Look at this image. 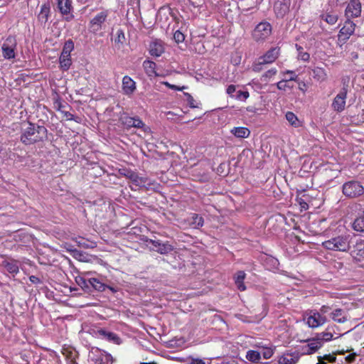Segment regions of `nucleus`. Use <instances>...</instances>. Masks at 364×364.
Instances as JSON below:
<instances>
[{"label": "nucleus", "instance_id": "obj_14", "mask_svg": "<svg viewBox=\"0 0 364 364\" xmlns=\"http://www.w3.org/2000/svg\"><path fill=\"white\" fill-rule=\"evenodd\" d=\"M121 121L122 124L127 129L134 127L141 128L144 130L146 129L144 123L139 117L125 116L121 118Z\"/></svg>", "mask_w": 364, "mask_h": 364}, {"label": "nucleus", "instance_id": "obj_13", "mask_svg": "<svg viewBox=\"0 0 364 364\" xmlns=\"http://www.w3.org/2000/svg\"><path fill=\"white\" fill-rule=\"evenodd\" d=\"M355 24L351 21H346L341 28L338 34V41L345 43L355 31Z\"/></svg>", "mask_w": 364, "mask_h": 364}, {"label": "nucleus", "instance_id": "obj_27", "mask_svg": "<svg viewBox=\"0 0 364 364\" xmlns=\"http://www.w3.org/2000/svg\"><path fill=\"white\" fill-rule=\"evenodd\" d=\"M230 133L237 138H247L250 134V131L247 127H237L230 130Z\"/></svg>", "mask_w": 364, "mask_h": 364}, {"label": "nucleus", "instance_id": "obj_48", "mask_svg": "<svg viewBox=\"0 0 364 364\" xmlns=\"http://www.w3.org/2000/svg\"><path fill=\"white\" fill-rule=\"evenodd\" d=\"M164 85H166L167 87H168V88H170L171 90H174L182 91V90L186 89V87H185V86L178 87V86L175 85H171V84H170L168 82H164Z\"/></svg>", "mask_w": 364, "mask_h": 364}, {"label": "nucleus", "instance_id": "obj_51", "mask_svg": "<svg viewBox=\"0 0 364 364\" xmlns=\"http://www.w3.org/2000/svg\"><path fill=\"white\" fill-rule=\"evenodd\" d=\"M187 362L189 364H205L200 358H188Z\"/></svg>", "mask_w": 364, "mask_h": 364}, {"label": "nucleus", "instance_id": "obj_15", "mask_svg": "<svg viewBox=\"0 0 364 364\" xmlns=\"http://www.w3.org/2000/svg\"><path fill=\"white\" fill-rule=\"evenodd\" d=\"M345 14L347 18H355L361 14V4L359 0H350L348 4Z\"/></svg>", "mask_w": 364, "mask_h": 364}, {"label": "nucleus", "instance_id": "obj_61", "mask_svg": "<svg viewBox=\"0 0 364 364\" xmlns=\"http://www.w3.org/2000/svg\"><path fill=\"white\" fill-rule=\"evenodd\" d=\"M50 355L56 360L58 359L57 355L54 352L51 353Z\"/></svg>", "mask_w": 364, "mask_h": 364}, {"label": "nucleus", "instance_id": "obj_64", "mask_svg": "<svg viewBox=\"0 0 364 364\" xmlns=\"http://www.w3.org/2000/svg\"><path fill=\"white\" fill-rule=\"evenodd\" d=\"M68 364H77L75 361L70 360L69 361Z\"/></svg>", "mask_w": 364, "mask_h": 364}, {"label": "nucleus", "instance_id": "obj_37", "mask_svg": "<svg viewBox=\"0 0 364 364\" xmlns=\"http://www.w3.org/2000/svg\"><path fill=\"white\" fill-rule=\"evenodd\" d=\"M191 225L194 228H198L199 227L203 226V219L201 216L198 214H193L191 218Z\"/></svg>", "mask_w": 364, "mask_h": 364}, {"label": "nucleus", "instance_id": "obj_63", "mask_svg": "<svg viewBox=\"0 0 364 364\" xmlns=\"http://www.w3.org/2000/svg\"><path fill=\"white\" fill-rule=\"evenodd\" d=\"M223 364H237V363L235 361H232V362L224 363Z\"/></svg>", "mask_w": 364, "mask_h": 364}, {"label": "nucleus", "instance_id": "obj_16", "mask_svg": "<svg viewBox=\"0 0 364 364\" xmlns=\"http://www.w3.org/2000/svg\"><path fill=\"white\" fill-rule=\"evenodd\" d=\"M164 44L161 40H153L149 44V51L151 56L159 57L164 53Z\"/></svg>", "mask_w": 364, "mask_h": 364}, {"label": "nucleus", "instance_id": "obj_52", "mask_svg": "<svg viewBox=\"0 0 364 364\" xmlns=\"http://www.w3.org/2000/svg\"><path fill=\"white\" fill-rule=\"evenodd\" d=\"M61 15L64 16V19L66 21H70L74 18V15L73 14L72 11H69V12L66 14H61Z\"/></svg>", "mask_w": 364, "mask_h": 364}, {"label": "nucleus", "instance_id": "obj_6", "mask_svg": "<svg viewBox=\"0 0 364 364\" xmlns=\"http://www.w3.org/2000/svg\"><path fill=\"white\" fill-rule=\"evenodd\" d=\"M146 245L151 250L156 251L161 255L168 254L173 250V246L168 242H163L159 240H146Z\"/></svg>", "mask_w": 364, "mask_h": 364}, {"label": "nucleus", "instance_id": "obj_46", "mask_svg": "<svg viewBox=\"0 0 364 364\" xmlns=\"http://www.w3.org/2000/svg\"><path fill=\"white\" fill-rule=\"evenodd\" d=\"M296 47L297 50L299 51L298 54V58L303 61H308L310 58L309 54L306 52L300 51V50H302V48L301 46H296Z\"/></svg>", "mask_w": 364, "mask_h": 364}, {"label": "nucleus", "instance_id": "obj_54", "mask_svg": "<svg viewBox=\"0 0 364 364\" xmlns=\"http://www.w3.org/2000/svg\"><path fill=\"white\" fill-rule=\"evenodd\" d=\"M331 308L328 306H322L320 309V311L318 313H320L321 315L324 316V314L328 313V311H330Z\"/></svg>", "mask_w": 364, "mask_h": 364}, {"label": "nucleus", "instance_id": "obj_31", "mask_svg": "<svg viewBox=\"0 0 364 364\" xmlns=\"http://www.w3.org/2000/svg\"><path fill=\"white\" fill-rule=\"evenodd\" d=\"M77 245L83 248L93 249L97 247V244L94 241H90L82 237H79L75 240Z\"/></svg>", "mask_w": 364, "mask_h": 364}, {"label": "nucleus", "instance_id": "obj_23", "mask_svg": "<svg viewBox=\"0 0 364 364\" xmlns=\"http://www.w3.org/2000/svg\"><path fill=\"white\" fill-rule=\"evenodd\" d=\"M330 330H331V328L328 327L327 328V331L321 332L320 333H318L316 336V337L317 338L318 341H321V343H322V346H323L325 342H328L333 339H336L343 335V334H339V335L338 334V335H336V337H333V334L332 333L331 331H330Z\"/></svg>", "mask_w": 364, "mask_h": 364}, {"label": "nucleus", "instance_id": "obj_21", "mask_svg": "<svg viewBox=\"0 0 364 364\" xmlns=\"http://www.w3.org/2000/svg\"><path fill=\"white\" fill-rule=\"evenodd\" d=\"M97 334L102 338H104L109 341L113 342L114 343H116V344L120 343V338L114 333L106 331L105 329H99L97 331Z\"/></svg>", "mask_w": 364, "mask_h": 364}, {"label": "nucleus", "instance_id": "obj_49", "mask_svg": "<svg viewBox=\"0 0 364 364\" xmlns=\"http://www.w3.org/2000/svg\"><path fill=\"white\" fill-rule=\"evenodd\" d=\"M236 91V86L234 85H230L226 90V93L232 98H234V93Z\"/></svg>", "mask_w": 364, "mask_h": 364}, {"label": "nucleus", "instance_id": "obj_1", "mask_svg": "<svg viewBox=\"0 0 364 364\" xmlns=\"http://www.w3.org/2000/svg\"><path fill=\"white\" fill-rule=\"evenodd\" d=\"M47 129L43 126H36L31 122H25L22 125L21 141L30 145L42 141L46 137Z\"/></svg>", "mask_w": 364, "mask_h": 364}, {"label": "nucleus", "instance_id": "obj_22", "mask_svg": "<svg viewBox=\"0 0 364 364\" xmlns=\"http://www.w3.org/2000/svg\"><path fill=\"white\" fill-rule=\"evenodd\" d=\"M285 119L289 124L294 128H299L303 126V121L293 112L288 111L285 113Z\"/></svg>", "mask_w": 364, "mask_h": 364}, {"label": "nucleus", "instance_id": "obj_45", "mask_svg": "<svg viewBox=\"0 0 364 364\" xmlns=\"http://www.w3.org/2000/svg\"><path fill=\"white\" fill-rule=\"evenodd\" d=\"M125 41V35L124 31L122 29H119L116 33L115 43L123 44Z\"/></svg>", "mask_w": 364, "mask_h": 364}, {"label": "nucleus", "instance_id": "obj_60", "mask_svg": "<svg viewBox=\"0 0 364 364\" xmlns=\"http://www.w3.org/2000/svg\"><path fill=\"white\" fill-rule=\"evenodd\" d=\"M348 0H335V1L336 2V4L338 5H343L344 4H346Z\"/></svg>", "mask_w": 364, "mask_h": 364}, {"label": "nucleus", "instance_id": "obj_2", "mask_svg": "<svg viewBox=\"0 0 364 364\" xmlns=\"http://www.w3.org/2000/svg\"><path fill=\"white\" fill-rule=\"evenodd\" d=\"M322 246L329 250L348 252L350 248V235H341L322 242Z\"/></svg>", "mask_w": 364, "mask_h": 364}, {"label": "nucleus", "instance_id": "obj_39", "mask_svg": "<svg viewBox=\"0 0 364 364\" xmlns=\"http://www.w3.org/2000/svg\"><path fill=\"white\" fill-rule=\"evenodd\" d=\"M73 49L74 43L73 41L68 40L65 43L61 54L69 56L70 55V53L73 50Z\"/></svg>", "mask_w": 364, "mask_h": 364}, {"label": "nucleus", "instance_id": "obj_32", "mask_svg": "<svg viewBox=\"0 0 364 364\" xmlns=\"http://www.w3.org/2000/svg\"><path fill=\"white\" fill-rule=\"evenodd\" d=\"M60 67L63 70H68L71 65L70 55H65L60 54L59 58Z\"/></svg>", "mask_w": 364, "mask_h": 364}, {"label": "nucleus", "instance_id": "obj_50", "mask_svg": "<svg viewBox=\"0 0 364 364\" xmlns=\"http://www.w3.org/2000/svg\"><path fill=\"white\" fill-rule=\"evenodd\" d=\"M321 358H323L326 363H334L336 360V357L331 354H326L323 356H321Z\"/></svg>", "mask_w": 364, "mask_h": 364}, {"label": "nucleus", "instance_id": "obj_44", "mask_svg": "<svg viewBox=\"0 0 364 364\" xmlns=\"http://www.w3.org/2000/svg\"><path fill=\"white\" fill-rule=\"evenodd\" d=\"M283 76H286L287 75L288 77L286 78L289 80V81H297L298 75L295 73L294 71L292 70H285L282 73Z\"/></svg>", "mask_w": 364, "mask_h": 364}, {"label": "nucleus", "instance_id": "obj_4", "mask_svg": "<svg viewBox=\"0 0 364 364\" xmlns=\"http://www.w3.org/2000/svg\"><path fill=\"white\" fill-rule=\"evenodd\" d=\"M301 354L299 351H286L277 358L276 360L266 362L262 364H297Z\"/></svg>", "mask_w": 364, "mask_h": 364}, {"label": "nucleus", "instance_id": "obj_58", "mask_svg": "<svg viewBox=\"0 0 364 364\" xmlns=\"http://www.w3.org/2000/svg\"><path fill=\"white\" fill-rule=\"evenodd\" d=\"M317 359H318L317 364H327V363L323 358H321V356H318Z\"/></svg>", "mask_w": 364, "mask_h": 364}, {"label": "nucleus", "instance_id": "obj_55", "mask_svg": "<svg viewBox=\"0 0 364 364\" xmlns=\"http://www.w3.org/2000/svg\"><path fill=\"white\" fill-rule=\"evenodd\" d=\"M29 280L31 282H32L33 284H39L41 282V280L38 277H36V276H31L29 277Z\"/></svg>", "mask_w": 364, "mask_h": 364}, {"label": "nucleus", "instance_id": "obj_19", "mask_svg": "<svg viewBox=\"0 0 364 364\" xmlns=\"http://www.w3.org/2000/svg\"><path fill=\"white\" fill-rule=\"evenodd\" d=\"M279 55V48L277 47L272 48L269 50L262 58H260V63H272Z\"/></svg>", "mask_w": 364, "mask_h": 364}, {"label": "nucleus", "instance_id": "obj_42", "mask_svg": "<svg viewBox=\"0 0 364 364\" xmlns=\"http://www.w3.org/2000/svg\"><path fill=\"white\" fill-rule=\"evenodd\" d=\"M289 80L287 78L282 80L277 83V87L279 90L286 91L287 90L291 89V86L288 84Z\"/></svg>", "mask_w": 364, "mask_h": 364}, {"label": "nucleus", "instance_id": "obj_28", "mask_svg": "<svg viewBox=\"0 0 364 364\" xmlns=\"http://www.w3.org/2000/svg\"><path fill=\"white\" fill-rule=\"evenodd\" d=\"M56 1L60 14H66L73 10L72 0H56Z\"/></svg>", "mask_w": 364, "mask_h": 364}, {"label": "nucleus", "instance_id": "obj_30", "mask_svg": "<svg viewBox=\"0 0 364 364\" xmlns=\"http://www.w3.org/2000/svg\"><path fill=\"white\" fill-rule=\"evenodd\" d=\"M245 273L243 271H239L237 272L235 277V282L240 291H245L246 289V287L244 284V279L245 278Z\"/></svg>", "mask_w": 364, "mask_h": 364}, {"label": "nucleus", "instance_id": "obj_40", "mask_svg": "<svg viewBox=\"0 0 364 364\" xmlns=\"http://www.w3.org/2000/svg\"><path fill=\"white\" fill-rule=\"evenodd\" d=\"M277 70L276 68H272L267 70L262 75L261 77L262 81L265 82H268L272 77H274L277 74Z\"/></svg>", "mask_w": 364, "mask_h": 364}, {"label": "nucleus", "instance_id": "obj_56", "mask_svg": "<svg viewBox=\"0 0 364 364\" xmlns=\"http://www.w3.org/2000/svg\"><path fill=\"white\" fill-rule=\"evenodd\" d=\"M299 89L302 91L303 92H305L306 91V85L304 82H301L299 83Z\"/></svg>", "mask_w": 364, "mask_h": 364}, {"label": "nucleus", "instance_id": "obj_34", "mask_svg": "<svg viewBox=\"0 0 364 364\" xmlns=\"http://www.w3.org/2000/svg\"><path fill=\"white\" fill-rule=\"evenodd\" d=\"M246 358L252 363H258L261 359V353L257 350H249L246 353Z\"/></svg>", "mask_w": 364, "mask_h": 364}, {"label": "nucleus", "instance_id": "obj_47", "mask_svg": "<svg viewBox=\"0 0 364 364\" xmlns=\"http://www.w3.org/2000/svg\"><path fill=\"white\" fill-rule=\"evenodd\" d=\"M173 38L176 43H181L184 41V35L179 31H176L173 34Z\"/></svg>", "mask_w": 364, "mask_h": 364}, {"label": "nucleus", "instance_id": "obj_3", "mask_svg": "<svg viewBox=\"0 0 364 364\" xmlns=\"http://www.w3.org/2000/svg\"><path fill=\"white\" fill-rule=\"evenodd\" d=\"M89 360L92 364H112V355L98 348H92L89 353Z\"/></svg>", "mask_w": 364, "mask_h": 364}, {"label": "nucleus", "instance_id": "obj_17", "mask_svg": "<svg viewBox=\"0 0 364 364\" xmlns=\"http://www.w3.org/2000/svg\"><path fill=\"white\" fill-rule=\"evenodd\" d=\"M122 89L124 95L128 96L132 95L136 89L135 81L128 75L124 76Z\"/></svg>", "mask_w": 364, "mask_h": 364}, {"label": "nucleus", "instance_id": "obj_41", "mask_svg": "<svg viewBox=\"0 0 364 364\" xmlns=\"http://www.w3.org/2000/svg\"><path fill=\"white\" fill-rule=\"evenodd\" d=\"M262 356L264 359L270 358L274 353L275 347H262Z\"/></svg>", "mask_w": 364, "mask_h": 364}, {"label": "nucleus", "instance_id": "obj_12", "mask_svg": "<svg viewBox=\"0 0 364 364\" xmlns=\"http://www.w3.org/2000/svg\"><path fill=\"white\" fill-rule=\"evenodd\" d=\"M306 323L312 328H317L323 325L327 319L325 316L321 315L318 312H311L309 316H308L306 318Z\"/></svg>", "mask_w": 364, "mask_h": 364}, {"label": "nucleus", "instance_id": "obj_11", "mask_svg": "<svg viewBox=\"0 0 364 364\" xmlns=\"http://www.w3.org/2000/svg\"><path fill=\"white\" fill-rule=\"evenodd\" d=\"M347 94V87H343L335 96L331 103V107L335 112H342L345 109Z\"/></svg>", "mask_w": 364, "mask_h": 364}, {"label": "nucleus", "instance_id": "obj_33", "mask_svg": "<svg viewBox=\"0 0 364 364\" xmlns=\"http://www.w3.org/2000/svg\"><path fill=\"white\" fill-rule=\"evenodd\" d=\"M129 177L137 186H146L148 185H150L146 178L139 176L134 173H132Z\"/></svg>", "mask_w": 364, "mask_h": 364}, {"label": "nucleus", "instance_id": "obj_53", "mask_svg": "<svg viewBox=\"0 0 364 364\" xmlns=\"http://www.w3.org/2000/svg\"><path fill=\"white\" fill-rule=\"evenodd\" d=\"M355 357H356V353H351V354H349L348 355H347L345 358V359L348 363H352L355 360Z\"/></svg>", "mask_w": 364, "mask_h": 364}, {"label": "nucleus", "instance_id": "obj_7", "mask_svg": "<svg viewBox=\"0 0 364 364\" xmlns=\"http://www.w3.org/2000/svg\"><path fill=\"white\" fill-rule=\"evenodd\" d=\"M322 347V343L315 336L304 341V344L299 348V353L303 355H312L316 353Z\"/></svg>", "mask_w": 364, "mask_h": 364}, {"label": "nucleus", "instance_id": "obj_36", "mask_svg": "<svg viewBox=\"0 0 364 364\" xmlns=\"http://www.w3.org/2000/svg\"><path fill=\"white\" fill-rule=\"evenodd\" d=\"M323 20L331 25H334L338 21V16L334 13H326L321 16Z\"/></svg>", "mask_w": 364, "mask_h": 364}, {"label": "nucleus", "instance_id": "obj_35", "mask_svg": "<svg viewBox=\"0 0 364 364\" xmlns=\"http://www.w3.org/2000/svg\"><path fill=\"white\" fill-rule=\"evenodd\" d=\"M87 282L96 290L102 291L106 289V286L96 278H90Z\"/></svg>", "mask_w": 364, "mask_h": 364}, {"label": "nucleus", "instance_id": "obj_20", "mask_svg": "<svg viewBox=\"0 0 364 364\" xmlns=\"http://www.w3.org/2000/svg\"><path fill=\"white\" fill-rule=\"evenodd\" d=\"M313 78L319 82H325L328 79V74L323 68L316 66L311 68Z\"/></svg>", "mask_w": 364, "mask_h": 364}, {"label": "nucleus", "instance_id": "obj_10", "mask_svg": "<svg viewBox=\"0 0 364 364\" xmlns=\"http://www.w3.org/2000/svg\"><path fill=\"white\" fill-rule=\"evenodd\" d=\"M343 193L349 198H355L362 195L364 193V188L357 181H349L343 184Z\"/></svg>", "mask_w": 364, "mask_h": 364}, {"label": "nucleus", "instance_id": "obj_9", "mask_svg": "<svg viewBox=\"0 0 364 364\" xmlns=\"http://www.w3.org/2000/svg\"><path fill=\"white\" fill-rule=\"evenodd\" d=\"M272 33V26L269 23L264 21L259 23L255 28L252 36L255 41H262L267 39Z\"/></svg>", "mask_w": 364, "mask_h": 364}, {"label": "nucleus", "instance_id": "obj_26", "mask_svg": "<svg viewBox=\"0 0 364 364\" xmlns=\"http://www.w3.org/2000/svg\"><path fill=\"white\" fill-rule=\"evenodd\" d=\"M331 318L338 323H344L348 320L346 313L341 309H336L331 313Z\"/></svg>", "mask_w": 364, "mask_h": 364}, {"label": "nucleus", "instance_id": "obj_59", "mask_svg": "<svg viewBox=\"0 0 364 364\" xmlns=\"http://www.w3.org/2000/svg\"><path fill=\"white\" fill-rule=\"evenodd\" d=\"M300 205H301V208H303L304 210H306V209L309 208L308 204L306 202H304V201L301 202L300 203Z\"/></svg>", "mask_w": 364, "mask_h": 364}, {"label": "nucleus", "instance_id": "obj_57", "mask_svg": "<svg viewBox=\"0 0 364 364\" xmlns=\"http://www.w3.org/2000/svg\"><path fill=\"white\" fill-rule=\"evenodd\" d=\"M65 117H66L68 120H74V121H75L77 122H79V121L77 120V119L75 118V117L72 114H70L69 112H66L65 113Z\"/></svg>", "mask_w": 364, "mask_h": 364}, {"label": "nucleus", "instance_id": "obj_62", "mask_svg": "<svg viewBox=\"0 0 364 364\" xmlns=\"http://www.w3.org/2000/svg\"><path fill=\"white\" fill-rule=\"evenodd\" d=\"M106 288L109 289H110L112 291H113V292H115V291H116V290H115L113 287H107V286H106Z\"/></svg>", "mask_w": 364, "mask_h": 364}, {"label": "nucleus", "instance_id": "obj_25", "mask_svg": "<svg viewBox=\"0 0 364 364\" xmlns=\"http://www.w3.org/2000/svg\"><path fill=\"white\" fill-rule=\"evenodd\" d=\"M2 266L13 275L18 274L19 271L18 262L16 260H5L2 262Z\"/></svg>", "mask_w": 364, "mask_h": 364}, {"label": "nucleus", "instance_id": "obj_24", "mask_svg": "<svg viewBox=\"0 0 364 364\" xmlns=\"http://www.w3.org/2000/svg\"><path fill=\"white\" fill-rule=\"evenodd\" d=\"M156 65L154 62L146 60L143 62V68L146 74L150 77L158 76L156 71Z\"/></svg>", "mask_w": 364, "mask_h": 364}, {"label": "nucleus", "instance_id": "obj_18", "mask_svg": "<svg viewBox=\"0 0 364 364\" xmlns=\"http://www.w3.org/2000/svg\"><path fill=\"white\" fill-rule=\"evenodd\" d=\"M274 12L277 17H283L289 11V3L286 0H277L274 6Z\"/></svg>", "mask_w": 364, "mask_h": 364}, {"label": "nucleus", "instance_id": "obj_8", "mask_svg": "<svg viewBox=\"0 0 364 364\" xmlns=\"http://www.w3.org/2000/svg\"><path fill=\"white\" fill-rule=\"evenodd\" d=\"M108 12L103 11L97 14L89 23L91 32L97 33L105 28V23L107 21Z\"/></svg>", "mask_w": 364, "mask_h": 364}, {"label": "nucleus", "instance_id": "obj_38", "mask_svg": "<svg viewBox=\"0 0 364 364\" xmlns=\"http://www.w3.org/2000/svg\"><path fill=\"white\" fill-rule=\"evenodd\" d=\"M50 14V6L48 4H43L41 7V11L38 15L39 19L46 21Z\"/></svg>", "mask_w": 364, "mask_h": 364}, {"label": "nucleus", "instance_id": "obj_43", "mask_svg": "<svg viewBox=\"0 0 364 364\" xmlns=\"http://www.w3.org/2000/svg\"><path fill=\"white\" fill-rule=\"evenodd\" d=\"M250 96V94L247 91H241L239 90L237 92V94L235 95L234 98L237 100L240 101H245Z\"/></svg>", "mask_w": 364, "mask_h": 364}, {"label": "nucleus", "instance_id": "obj_29", "mask_svg": "<svg viewBox=\"0 0 364 364\" xmlns=\"http://www.w3.org/2000/svg\"><path fill=\"white\" fill-rule=\"evenodd\" d=\"M352 228L359 232H364V210L361 215L357 217L352 223Z\"/></svg>", "mask_w": 364, "mask_h": 364}, {"label": "nucleus", "instance_id": "obj_5", "mask_svg": "<svg viewBox=\"0 0 364 364\" xmlns=\"http://www.w3.org/2000/svg\"><path fill=\"white\" fill-rule=\"evenodd\" d=\"M16 48L17 42L16 38L12 36H8L1 45L3 57L6 60L15 58Z\"/></svg>", "mask_w": 364, "mask_h": 364}]
</instances>
